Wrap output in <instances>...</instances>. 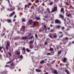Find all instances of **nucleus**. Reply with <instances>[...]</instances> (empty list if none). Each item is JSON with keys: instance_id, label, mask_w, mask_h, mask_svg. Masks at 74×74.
<instances>
[{"instance_id": "obj_17", "label": "nucleus", "mask_w": 74, "mask_h": 74, "mask_svg": "<svg viewBox=\"0 0 74 74\" xmlns=\"http://www.w3.org/2000/svg\"><path fill=\"white\" fill-rule=\"evenodd\" d=\"M59 17L60 18H64V16L62 14H60Z\"/></svg>"}, {"instance_id": "obj_53", "label": "nucleus", "mask_w": 74, "mask_h": 74, "mask_svg": "<svg viewBox=\"0 0 74 74\" xmlns=\"http://www.w3.org/2000/svg\"><path fill=\"white\" fill-rule=\"evenodd\" d=\"M54 1H57L58 2L59 1V0H54Z\"/></svg>"}, {"instance_id": "obj_39", "label": "nucleus", "mask_w": 74, "mask_h": 74, "mask_svg": "<svg viewBox=\"0 0 74 74\" xmlns=\"http://www.w3.org/2000/svg\"><path fill=\"white\" fill-rule=\"evenodd\" d=\"M61 26H59V25H58L57 26V28H60V27Z\"/></svg>"}, {"instance_id": "obj_38", "label": "nucleus", "mask_w": 74, "mask_h": 74, "mask_svg": "<svg viewBox=\"0 0 74 74\" xmlns=\"http://www.w3.org/2000/svg\"><path fill=\"white\" fill-rule=\"evenodd\" d=\"M50 51H53V48H50Z\"/></svg>"}, {"instance_id": "obj_63", "label": "nucleus", "mask_w": 74, "mask_h": 74, "mask_svg": "<svg viewBox=\"0 0 74 74\" xmlns=\"http://www.w3.org/2000/svg\"><path fill=\"white\" fill-rule=\"evenodd\" d=\"M73 43H74V41L73 42Z\"/></svg>"}, {"instance_id": "obj_30", "label": "nucleus", "mask_w": 74, "mask_h": 74, "mask_svg": "<svg viewBox=\"0 0 74 74\" xmlns=\"http://www.w3.org/2000/svg\"><path fill=\"white\" fill-rule=\"evenodd\" d=\"M47 55H51V53H47Z\"/></svg>"}, {"instance_id": "obj_22", "label": "nucleus", "mask_w": 74, "mask_h": 74, "mask_svg": "<svg viewBox=\"0 0 74 74\" xmlns=\"http://www.w3.org/2000/svg\"><path fill=\"white\" fill-rule=\"evenodd\" d=\"M32 21H33V20H30L29 21L30 25H31V24H32Z\"/></svg>"}, {"instance_id": "obj_15", "label": "nucleus", "mask_w": 74, "mask_h": 74, "mask_svg": "<svg viewBox=\"0 0 74 74\" xmlns=\"http://www.w3.org/2000/svg\"><path fill=\"white\" fill-rule=\"evenodd\" d=\"M61 12H63V14H64V8H61Z\"/></svg>"}, {"instance_id": "obj_54", "label": "nucleus", "mask_w": 74, "mask_h": 74, "mask_svg": "<svg viewBox=\"0 0 74 74\" xmlns=\"http://www.w3.org/2000/svg\"><path fill=\"white\" fill-rule=\"evenodd\" d=\"M4 35H5V33H4L3 34L2 37H3V36H4Z\"/></svg>"}, {"instance_id": "obj_43", "label": "nucleus", "mask_w": 74, "mask_h": 74, "mask_svg": "<svg viewBox=\"0 0 74 74\" xmlns=\"http://www.w3.org/2000/svg\"><path fill=\"white\" fill-rule=\"evenodd\" d=\"M8 53L9 54V55L10 56H11V55H12L11 54V53L10 52H8Z\"/></svg>"}, {"instance_id": "obj_6", "label": "nucleus", "mask_w": 74, "mask_h": 74, "mask_svg": "<svg viewBox=\"0 0 74 74\" xmlns=\"http://www.w3.org/2000/svg\"><path fill=\"white\" fill-rule=\"evenodd\" d=\"M62 60L63 63H66V62H67V59L66 58H64Z\"/></svg>"}, {"instance_id": "obj_10", "label": "nucleus", "mask_w": 74, "mask_h": 74, "mask_svg": "<svg viewBox=\"0 0 74 74\" xmlns=\"http://www.w3.org/2000/svg\"><path fill=\"white\" fill-rule=\"evenodd\" d=\"M34 40H31L29 41V44H33V42H34Z\"/></svg>"}, {"instance_id": "obj_29", "label": "nucleus", "mask_w": 74, "mask_h": 74, "mask_svg": "<svg viewBox=\"0 0 74 74\" xmlns=\"http://www.w3.org/2000/svg\"><path fill=\"white\" fill-rule=\"evenodd\" d=\"M13 61V60L12 61H9L7 63V64H10V63H11V62H12Z\"/></svg>"}, {"instance_id": "obj_26", "label": "nucleus", "mask_w": 74, "mask_h": 74, "mask_svg": "<svg viewBox=\"0 0 74 74\" xmlns=\"http://www.w3.org/2000/svg\"><path fill=\"white\" fill-rule=\"evenodd\" d=\"M49 36L50 38H52V35L51 34H49Z\"/></svg>"}, {"instance_id": "obj_52", "label": "nucleus", "mask_w": 74, "mask_h": 74, "mask_svg": "<svg viewBox=\"0 0 74 74\" xmlns=\"http://www.w3.org/2000/svg\"><path fill=\"white\" fill-rule=\"evenodd\" d=\"M22 27L23 29H25V26H23Z\"/></svg>"}, {"instance_id": "obj_49", "label": "nucleus", "mask_w": 74, "mask_h": 74, "mask_svg": "<svg viewBox=\"0 0 74 74\" xmlns=\"http://www.w3.org/2000/svg\"><path fill=\"white\" fill-rule=\"evenodd\" d=\"M46 18H48V15H46L45 16Z\"/></svg>"}, {"instance_id": "obj_55", "label": "nucleus", "mask_w": 74, "mask_h": 74, "mask_svg": "<svg viewBox=\"0 0 74 74\" xmlns=\"http://www.w3.org/2000/svg\"><path fill=\"white\" fill-rule=\"evenodd\" d=\"M50 27H52L53 26V25H50Z\"/></svg>"}, {"instance_id": "obj_34", "label": "nucleus", "mask_w": 74, "mask_h": 74, "mask_svg": "<svg viewBox=\"0 0 74 74\" xmlns=\"http://www.w3.org/2000/svg\"><path fill=\"white\" fill-rule=\"evenodd\" d=\"M20 58H21V59H23V56L21 55L20 56Z\"/></svg>"}, {"instance_id": "obj_45", "label": "nucleus", "mask_w": 74, "mask_h": 74, "mask_svg": "<svg viewBox=\"0 0 74 74\" xmlns=\"http://www.w3.org/2000/svg\"><path fill=\"white\" fill-rule=\"evenodd\" d=\"M64 28H65L64 27H62V30H63V29H64Z\"/></svg>"}, {"instance_id": "obj_62", "label": "nucleus", "mask_w": 74, "mask_h": 74, "mask_svg": "<svg viewBox=\"0 0 74 74\" xmlns=\"http://www.w3.org/2000/svg\"><path fill=\"white\" fill-rule=\"evenodd\" d=\"M69 30V29L68 28V29H67V30Z\"/></svg>"}, {"instance_id": "obj_16", "label": "nucleus", "mask_w": 74, "mask_h": 74, "mask_svg": "<svg viewBox=\"0 0 74 74\" xmlns=\"http://www.w3.org/2000/svg\"><path fill=\"white\" fill-rule=\"evenodd\" d=\"M31 36V35H30L29 36V37L28 38H29V39H32L33 38H34L33 36H32L30 37V36Z\"/></svg>"}, {"instance_id": "obj_46", "label": "nucleus", "mask_w": 74, "mask_h": 74, "mask_svg": "<svg viewBox=\"0 0 74 74\" xmlns=\"http://www.w3.org/2000/svg\"><path fill=\"white\" fill-rule=\"evenodd\" d=\"M28 5H32V3H29Z\"/></svg>"}, {"instance_id": "obj_28", "label": "nucleus", "mask_w": 74, "mask_h": 74, "mask_svg": "<svg viewBox=\"0 0 74 74\" xmlns=\"http://www.w3.org/2000/svg\"><path fill=\"white\" fill-rule=\"evenodd\" d=\"M44 60H42L40 62V64H42L43 63H44Z\"/></svg>"}, {"instance_id": "obj_2", "label": "nucleus", "mask_w": 74, "mask_h": 74, "mask_svg": "<svg viewBox=\"0 0 74 74\" xmlns=\"http://www.w3.org/2000/svg\"><path fill=\"white\" fill-rule=\"evenodd\" d=\"M58 10V8L57 6L55 7L51 10V12H54L55 11H56Z\"/></svg>"}, {"instance_id": "obj_19", "label": "nucleus", "mask_w": 74, "mask_h": 74, "mask_svg": "<svg viewBox=\"0 0 74 74\" xmlns=\"http://www.w3.org/2000/svg\"><path fill=\"white\" fill-rule=\"evenodd\" d=\"M36 23H38V22L37 21H36L34 24L33 25H32V27H35V25H36Z\"/></svg>"}, {"instance_id": "obj_47", "label": "nucleus", "mask_w": 74, "mask_h": 74, "mask_svg": "<svg viewBox=\"0 0 74 74\" xmlns=\"http://www.w3.org/2000/svg\"><path fill=\"white\" fill-rule=\"evenodd\" d=\"M5 67H9V66L8 65H6L5 66Z\"/></svg>"}, {"instance_id": "obj_23", "label": "nucleus", "mask_w": 74, "mask_h": 74, "mask_svg": "<svg viewBox=\"0 0 74 74\" xmlns=\"http://www.w3.org/2000/svg\"><path fill=\"white\" fill-rule=\"evenodd\" d=\"M35 19L36 20H40V18L39 17H36L35 18Z\"/></svg>"}, {"instance_id": "obj_50", "label": "nucleus", "mask_w": 74, "mask_h": 74, "mask_svg": "<svg viewBox=\"0 0 74 74\" xmlns=\"http://www.w3.org/2000/svg\"><path fill=\"white\" fill-rule=\"evenodd\" d=\"M35 36L37 38V37H38L37 35V34H36L35 35Z\"/></svg>"}, {"instance_id": "obj_3", "label": "nucleus", "mask_w": 74, "mask_h": 74, "mask_svg": "<svg viewBox=\"0 0 74 74\" xmlns=\"http://www.w3.org/2000/svg\"><path fill=\"white\" fill-rule=\"evenodd\" d=\"M10 42L8 41L7 43V44L6 45V47L7 49V50H8V47H10Z\"/></svg>"}, {"instance_id": "obj_37", "label": "nucleus", "mask_w": 74, "mask_h": 74, "mask_svg": "<svg viewBox=\"0 0 74 74\" xmlns=\"http://www.w3.org/2000/svg\"><path fill=\"white\" fill-rule=\"evenodd\" d=\"M46 25H44V28L43 29V30H44L45 29H46Z\"/></svg>"}, {"instance_id": "obj_1", "label": "nucleus", "mask_w": 74, "mask_h": 74, "mask_svg": "<svg viewBox=\"0 0 74 74\" xmlns=\"http://www.w3.org/2000/svg\"><path fill=\"white\" fill-rule=\"evenodd\" d=\"M15 10V8L11 5H10L9 8L7 9V10L8 11H12Z\"/></svg>"}, {"instance_id": "obj_41", "label": "nucleus", "mask_w": 74, "mask_h": 74, "mask_svg": "<svg viewBox=\"0 0 74 74\" xmlns=\"http://www.w3.org/2000/svg\"><path fill=\"white\" fill-rule=\"evenodd\" d=\"M11 66L12 67V66H14V63H12L11 64Z\"/></svg>"}, {"instance_id": "obj_24", "label": "nucleus", "mask_w": 74, "mask_h": 74, "mask_svg": "<svg viewBox=\"0 0 74 74\" xmlns=\"http://www.w3.org/2000/svg\"><path fill=\"white\" fill-rule=\"evenodd\" d=\"M22 22H25L26 20H25V18H22Z\"/></svg>"}, {"instance_id": "obj_42", "label": "nucleus", "mask_w": 74, "mask_h": 74, "mask_svg": "<svg viewBox=\"0 0 74 74\" xmlns=\"http://www.w3.org/2000/svg\"><path fill=\"white\" fill-rule=\"evenodd\" d=\"M34 8V7L33 6H32L31 7V9H33V8Z\"/></svg>"}, {"instance_id": "obj_33", "label": "nucleus", "mask_w": 74, "mask_h": 74, "mask_svg": "<svg viewBox=\"0 0 74 74\" xmlns=\"http://www.w3.org/2000/svg\"><path fill=\"white\" fill-rule=\"evenodd\" d=\"M2 48H3V47H0V51H1Z\"/></svg>"}, {"instance_id": "obj_31", "label": "nucleus", "mask_w": 74, "mask_h": 74, "mask_svg": "<svg viewBox=\"0 0 74 74\" xmlns=\"http://www.w3.org/2000/svg\"><path fill=\"white\" fill-rule=\"evenodd\" d=\"M38 2H39V0H36L35 1L36 3H38Z\"/></svg>"}, {"instance_id": "obj_21", "label": "nucleus", "mask_w": 74, "mask_h": 74, "mask_svg": "<svg viewBox=\"0 0 74 74\" xmlns=\"http://www.w3.org/2000/svg\"><path fill=\"white\" fill-rule=\"evenodd\" d=\"M47 11H48L49 14H51V12H50V10L49 8H47Z\"/></svg>"}, {"instance_id": "obj_44", "label": "nucleus", "mask_w": 74, "mask_h": 74, "mask_svg": "<svg viewBox=\"0 0 74 74\" xmlns=\"http://www.w3.org/2000/svg\"><path fill=\"white\" fill-rule=\"evenodd\" d=\"M27 7V5H25V8H26Z\"/></svg>"}, {"instance_id": "obj_4", "label": "nucleus", "mask_w": 74, "mask_h": 74, "mask_svg": "<svg viewBox=\"0 0 74 74\" xmlns=\"http://www.w3.org/2000/svg\"><path fill=\"white\" fill-rule=\"evenodd\" d=\"M56 23H58L59 24H61V21L58 19H56L55 21Z\"/></svg>"}, {"instance_id": "obj_48", "label": "nucleus", "mask_w": 74, "mask_h": 74, "mask_svg": "<svg viewBox=\"0 0 74 74\" xmlns=\"http://www.w3.org/2000/svg\"><path fill=\"white\" fill-rule=\"evenodd\" d=\"M1 58H2V56H1V54H0V58L1 59Z\"/></svg>"}, {"instance_id": "obj_59", "label": "nucleus", "mask_w": 74, "mask_h": 74, "mask_svg": "<svg viewBox=\"0 0 74 74\" xmlns=\"http://www.w3.org/2000/svg\"><path fill=\"white\" fill-rule=\"evenodd\" d=\"M8 3H10V0H8Z\"/></svg>"}, {"instance_id": "obj_61", "label": "nucleus", "mask_w": 74, "mask_h": 74, "mask_svg": "<svg viewBox=\"0 0 74 74\" xmlns=\"http://www.w3.org/2000/svg\"><path fill=\"white\" fill-rule=\"evenodd\" d=\"M45 74H48V73L47 72Z\"/></svg>"}, {"instance_id": "obj_5", "label": "nucleus", "mask_w": 74, "mask_h": 74, "mask_svg": "<svg viewBox=\"0 0 74 74\" xmlns=\"http://www.w3.org/2000/svg\"><path fill=\"white\" fill-rule=\"evenodd\" d=\"M22 52L23 54H26V49H25V47H23Z\"/></svg>"}, {"instance_id": "obj_58", "label": "nucleus", "mask_w": 74, "mask_h": 74, "mask_svg": "<svg viewBox=\"0 0 74 74\" xmlns=\"http://www.w3.org/2000/svg\"><path fill=\"white\" fill-rule=\"evenodd\" d=\"M13 22H15V19H14L13 21Z\"/></svg>"}, {"instance_id": "obj_36", "label": "nucleus", "mask_w": 74, "mask_h": 74, "mask_svg": "<svg viewBox=\"0 0 74 74\" xmlns=\"http://www.w3.org/2000/svg\"><path fill=\"white\" fill-rule=\"evenodd\" d=\"M69 38L67 37H66L65 38V40H69Z\"/></svg>"}, {"instance_id": "obj_25", "label": "nucleus", "mask_w": 74, "mask_h": 74, "mask_svg": "<svg viewBox=\"0 0 74 74\" xmlns=\"http://www.w3.org/2000/svg\"><path fill=\"white\" fill-rule=\"evenodd\" d=\"M26 51H27V52H30V49H29L28 48H26Z\"/></svg>"}, {"instance_id": "obj_51", "label": "nucleus", "mask_w": 74, "mask_h": 74, "mask_svg": "<svg viewBox=\"0 0 74 74\" xmlns=\"http://www.w3.org/2000/svg\"><path fill=\"white\" fill-rule=\"evenodd\" d=\"M45 45H47V42H45Z\"/></svg>"}, {"instance_id": "obj_12", "label": "nucleus", "mask_w": 74, "mask_h": 74, "mask_svg": "<svg viewBox=\"0 0 74 74\" xmlns=\"http://www.w3.org/2000/svg\"><path fill=\"white\" fill-rule=\"evenodd\" d=\"M62 34L61 36H60V37H62L63 36V33L62 32H58V34Z\"/></svg>"}, {"instance_id": "obj_9", "label": "nucleus", "mask_w": 74, "mask_h": 74, "mask_svg": "<svg viewBox=\"0 0 74 74\" xmlns=\"http://www.w3.org/2000/svg\"><path fill=\"white\" fill-rule=\"evenodd\" d=\"M27 36H26L25 37H23L21 38V39L22 40H27V39L28 38Z\"/></svg>"}, {"instance_id": "obj_64", "label": "nucleus", "mask_w": 74, "mask_h": 74, "mask_svg": "<svg viewBox=\"0 0 74 74\" xmlns=\"http://www.w3.org/2000/svg\"><path fill=\"white\" fill-rule=\"evenodd\" d=\"M62 5L60 6V7H62Z\"/></svg>"}, {"instance_id": "obj_13", "label": "nucleus", "mask_w": 74, "mask_h": 74, "mask_svg": "<svg viewBox=\"0 0 74 74\" xmlns=\"http://www.w3.org/2000/svg\"><path fill=\"white\" fill-rule=\"evenodd\" d=\"M36 72H38V73H40V72L41 71V70L38 69H36Z\"/></svg>"}, {"instance_id": "obj_40", "label": "nucleus", "mask_w": 74, "mask_h": 74, "mask_svg": "<svg viewBox=\"0 0 74 74\" xmlns=\"http://www.w3.org/2000/svg\"><path fill=\"white\" fill-rule=\"evenodd\" d=\"M49 4L50 5H52V4H53V2H51Z\"/></svg>"}, {"instance_id": "obj_7", "label": "nucleus", "mask_w": 74, "mask_h": 74, "mask_svg": "<svg viewBox=\"0 0 74 74\" xmlns=\"http://www.w3.org/2000/svg\"><path fill=\"white\" fill-rule=\"evenodd\" d=\"M66 15L68 17H69L71 16V14H70V12H67L66 13Z\"/></svg>"}, {"instance_id": "obj_18", "label": "nucleus", "mask_w": 74, "mask_h": 74, "mask_svg": "<svg viewBox=\"0 0 74 74\" xmlns=\"http://www.w3.org/2000/svg\"><path fill=\"white\" fill-rule=\"evenodd\" d=\"M54 35L53 37L54 38H56L57 37V35L56 33L53 34Z\"/></svg>"}, {"instance_id": "obj_20", "label": "nucleus", "mask_w": 74, "mask_h": 74, "mask_svg": "<svg viewBox=\"0 0 74 74\" xmlns=\"http://www.w3.org/2000/svg\"><path fill=\"white\" fill-rule=\"evenodd\" d=\"M16 53L17 55H20V51H16Z\"/></svg>"}, {"instance_id": "obj_11", "label": "nucleus", "mask_w": 74, "mask_h": 74, "mask_svg": "<svg viewBox=\"0 0 74 74\" xmlns=\"http://www.w3.org/2000/svg\"><path fill=\"white\" fill-rule=\"evenodd\" d=\"M7 21L8 23H11L12 22L11 19H7Z\"/></svg>"}, {"instance_id": "obj_32", "label": "nucleus", "mask_w": 74, "mask_h": 74, "mask_svg": "<svg viewBox=\"0 0 74 74\" xmlns=\"http://www.w3.org/2000/svg\"><path fill=\"white\" fill-rule=\"evenodd\" d=\"M50 31L51 32H54L55 31H54V30L53 29H51Z\"/></svg>"}, {"instance_id": "obj_60", "label": "nucleus", "mask_w": 74, "mask_h": 74, "mask_svg": "<svg viewBox=\"0 0 74 74\" xmlns=\"http://www.w3.org/2000/svg\"><path fill=\"white\" fill-rule=\"evenodd\" d=\"M45 61H47V59H45Z\"/></svg>"}, {"instance_id": "obj_57", "label": "nucleus", "mask_w": 74, "mask_h": 74, "mask_svg": "<svg viewBox=\"0 0 74 74\" xmlns=\"http://www.w3.org/2000/svg\"><path fill=\"white\" fill-rule=\"evenodd\" d=\"M50 27H49L48 28V30H50Z\"/></svg>"}, {"instance_id": "obj_8", "label": "nucleus", "mask_w": 74, "mask_h": 74, "mask_svg": "<svg viewBox=\"0 0 74 74\" xmlns=\"http://www.w3.org/2000/svg\"><path fill=\"white\" fill-rule=\"evenodd\" d=\"M15 14V12H13L12 13L9 15V17H12Z\"/></svg>"}, {"instance_id": "obj_56", "label": "nucleus", "mask_w": 74, "mask_h": 74, "mask_svg": "<svg viewBox=\"0 0 74 74\" xmlns=\"http://www.w3.org/2000/svg\"><path fill=\"white\" fill-rule=\"evenodd\" d=\"M14 17V18H16V15H15Z\"/></svg>"}, {"instance_id": "obj_27", "label": "nucleus", "mask_w": 74, "mask_h": 74, "mask_svg": "<svg viewBox=\"0 0 74 74\" xmlns=\"http://www.w3.org/2000/svg\"><path fill=\"white\" fill-rule=\"evenodd\" d=\"M65 71L67 74H69V71L67 69H65Z\"/></svg>"}, {"instance_id": "obj_35", "label": "nucleus", "mask_w": 74, "mask_h": 74, "mask_svg": "<svg viewBox=\"0 0 74 74\" xmlns=\"http://www.w3.org/2000/svg\"><path fill=\"white\" fill-rule=\"evenodd\" d=\"M62 53V51H60L58 52V54H59L60 53Z\"/></svg>"}, {"instance_id": "obj_14", "label": "nucleus", "mask_w": 74, "mask_h": 74, "mask_svg": "<svg viewBox=\"0 0 74 74\" xmlns=\"http://www.w3.org/2000/svg\"><path fill=\"white\" fill-rule=\"evenodd\" d=\"M53 73L54 74H58V72L56 70H54V71L53 72Z\"/></svg>"}]
</instances>
